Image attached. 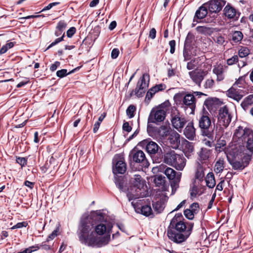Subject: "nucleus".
I'll list each match as a JSON object with an SVG mask.
<instances>
[{"label": "nucleus", "instance_id": "17", "mask_svg": "<svg viewBox=\"0 0 253 253\" xmlns=\"http://www.w3.org/2000/svg\"><path fill=\"white\" fill-rule=\"evenodd\" d=\"M207 8L211 12H218L225 4L224 0H211L205 3Z\"/></svg>", "mask_w": 253, "mask_h": 253}, {"label": "nucleus", "instance_id": "49", "mask_svg": "<svg viewBox=\"0 0 253 253\" xmlns=\"http://www.w3.org/2000/svg\"><path fill=\"white\" fill-rule=\"evenodd\" d=\"M238 60V57L237 55H234L231 58L227 59V64L228 65H232L236 63Z\"/></svg>", "mask_w": 253, "mask_h": 253}, {"label": "nucleus", "instance_id": "59", "mask_svg": "<svg viewBox=\"0 0 253 253\" xmlns=\"http://www.w3.org/2000/svg\"><path fill=\"white\" fill-rule=\"evenodd\" d=\"M123 129L124 130L127 132H130L131 130V127L129 126L128 122H125L123 126Z\"/></svg>", "mask_w": 253, "mask_h": 253}, {"label": "nucleus", "instance_id": "18", "mask_svg": "<svg viewBox=\"0 0 253 253\" xmlns=\"http://www.w3.org/2000/svg\"><path fill=\"white\" fill-rule=\"evenodd\" d=\"M240 81H242V79H241L237 81L234 85L227 91V96L237 101L240 100L243 97L241 90L236 88V84H238Z\"/></svg>", "mask_w": 253, "mask_h": 253}, {"label": "nucleus", "instance_id": "6", "mask_svg": "<svg viewBox=\"0 0 253 253\" xmlns=\"http://www.w3.org/2000/svg\"><path fill=\"white\" fill-rule=\"evenodd\" d=\"M236 130L243 144H246L247 150L253 153V130L241 126H238Z\"/></svg>", "mask_w": 253, "mask_h": 253}, {"label": "nucleus", "instance_id": "51", "mask_svg": "<svg viewBox=\"0 0 253 253\" xmlns=\"http://www.w3.org/2000/svg\"><path fill=\"white\" fill-rule=\"evenodd\" d=\"M64 37V33L62 35V36L60 38L56 39L54 42H52L47 47V49H49V48L54 46L59 42L62 41L63 40V38Z\"/></svg>", "mask_w": 253, "mask_h": 253}, {"label": "nucleus", "instance_id": "33", "mask_svg": "<svg viewBox=\"0 0 253 253\" xmlns=\"http://www.w3.org/2000/svg\"><path fill=\"white\" fill-rule=\"evenodd\" d=\"M183 147L185 153H190L194 151V146L192 143L186 140H184L183 142Z\"/></svg>", "mask_w": 253, "mask_h": 253}, {"label": "nucleus", "instance_id": "19", "mask_svg": "<svg viewBox=\"0 0 253 253\" xmlns=\"http://www.w3.org/2000/svg\"><path fill=\"white\" fill-rule=\"evenodd\" d=\"M199 211V206L197 203H194L191 204L189 209L184 211L185 216L189 220H192L194 215Z\"/></svg>", "mask_w": 253, "mask_h": 253}, {"label": "nucleus", "instance_id": "12", "mask_svg": "<svg viewBox=\"0 0 253 253\" xmlns=\"http://www.w3.org/2000/svg\"><path fill=\"white\" fill-rule=\"evenodd\" d=\"M207 114V112L203 113L199 119V126L203 130V134L210 137L211 134L208 132V130L211 126V120Z\"/></svg>", "mask_w": 253, "mask_h": 253}, {"label": "nucleus", "instance_id": "62", "mask_svg": "<svg viewBox=\"0 0 253 253\" xmlns=\"http://www.w3.org/2000/svg\"><path fill=\"white\" fill-rule=\"evenodd\" d=\"M156 31L155 28H152L149 32V37L152 39H154L156 37Z\"/></svg>", "mask_w": 253, "mask_h": 253}, {"label": "nucleus", "instance_id": "27", "mask_svg": "<svg viewBox=\"0 0 253 253\" xmlns=\"http://www.w3.org/2000/svg\"><path fill=\"white\" fill-rule=\"evenodd\" d=\"M208 14L207 7L205 4L204 3L199 9L196 11L195 15L194 18L193 22L196 21L198 22L197 19H201L206 17Z\"/></svg>", "mask_w": 253, "mask_h": 253}, {"label": "nucleus", "instance_id": "45", "mask_svg": "<svg viewBox=\"0 0 253 253\" xmlns=\"http://www.w3.org/2000/svg\"><path fill=\"white\" fill-rule=\"evenodd\" d=\"M204 176V172L203 170V169L200 167L198 169L196 172L195 177L197 179H199L200 180L203 179V178Z\"/></svg>", "mask_w": 253, "mask_h": 253}, {"label": "nucleus", "instance_id": "22", "mask_svg": "<svg viewBox=\"0 0 253 253\" xmlns=\"http://www.w3.org/2000/svg\"><path fill=\"white\" fill-rule=\"evenodd\" d=\"M131 204L135 209V211L138 213H141L146 216H149L153 214L152 209L150 206L145 205L139 207L136 206L133 202H132Z\"/></svg>", "mask_w": 253, "mask_h": 253}, {"label": "nucleus", "instance_id": "52", "mask_svg": "<svg viewBox=\"0 0 253 253\" xmlns=\"http://www.w3.org/2000/svg\"><path fill=\"white\" fill-rule=\"evenodd\" d=\"M64 37V33L62 35V36L60 38L56 39L54 42H52L47 47V49H49V48L54 46L59 42L62 41L63 40V38Z\"/></svg>", "mask_w": 253, "mask_h": 253}, {"label": "nucleus", "instance_id": "43", "mask_svg": "<svg viewBox=\"0 0 253 253\" xmlns=\"http://www.w3.org/2000/svg\"><path fill=\"white\" fill-rule=\"evenodd\" d=\"M136 110V108L134 105H131L128 106L126 110V114L129 118L134 117V113Z\"/></svg>", "mask_w": 253, "mask_h": 253}, {"label": "nucleus", "instance_id": "25", "mask_svg": "<svg viewBox=\"0 0 253 253\" xmlns=\"http://www.w3.org/2000/svg\"><path fill=\"white\" fill-rule=\"evenodd\" d=\"M224 12L225 16L230 19H237L239 16V13L237 10L229 5L225 7Z\"/></svg>", "mask_w": 253, "mask_h": 253}, {"label": "nucleus", "instance_id": "16", "mask_svg": "<svg viewBox=\"0 0 253 253\" xmlns=\"http://www.w3.org/2000/svg\"><path fill=\"white\" fill-rule=\"evenodd\" d=\"M138 145L145 148L147 152L151 154H155L160 148L156 142L148 139L142 140L139 142Z\"/></svg>", "mask_w": 253, "mask_h": 253}, {"label": "nucleus", "instance_id": "56", "mask_svg": "<svg viewBox=\"0 0 253 253\" xmlns=\"http://www.w3.org/2000/svg\"><path fill=\"white\" fill-rule=\"evenodd\" d=\"M59 3V2H57L50 3L48 5H47L44 8H43L41 10V12L49 10V9H51L53 6L58 5Z\"/></svg>", "mask_w": 253, "mask_h": 253}, {"label": "nucleus", "instance_id": "14", "mask_svg": "<svg viewBox=\"0 0 253 253\" xmlns=\"http://www.w3.org/2000/svg\"><path fill=\"white\" fill-rule=\"evenodd\" d=\"M207 74V72L202 69H197L189 72L190 79L199 86L201 85V82Z\"/></svg>", "mask_w": 253, "mask_h": 253}, {"label": "nucleus", "instance_id": "30", "mask_svg": "<svg viewBox=\"0 0 253 253\" xmlns=\"http://www.w3.org/2000/svg\"><path fill=\"white\" fill-rule=\"evenodd\" d=\"M253 104V95H250L246 97L243 101L242 102L241 105L244 110H247L249 107Z\"/></svg>", "mask_w": 253, "mask_h": 253}, {"label": "nucleus", "instance_id": "10", "mask_svg": "<svg viewBox=\"0 0 253 253\" xmlns=\"http://www.w3.org/2000/svg\"><path fill=\"white\" fill-rule=\"evenodd\" d=\"M232 119V115L226 106L221 107L219 110L218 120L219 126L227 127Z\"/></svg>", "mask_w": 253, "mask_h": 253}, {"label": "nucleus", "instance_id": "1", "mask_svg": "<svg viewBox=\"0 0 253 253\" xmlns=\"http://www.w3.org/2000/svg\"><path fill=\"white\" fill-rule=\"evenodd\" d=\"M101 214L93 212L90 215L84 214L81 218L77 231L80 242L85 246L92 248H100L109 243L113 226L107 221L97 223L95 225L93 220H101Z\"/></svg>", "mask_w": 253, "mask_h": 253}, {"label": "nucleus", "instance_id": "60", "mask_svg": "<svg viewBox=\"0 0 253 253\" xmlns=\"http://www.w3.org/2000/svg\"><path fill=\"white\" fill-rule=\"evenodd\" d=\"M169 45L170 47V52L172 54L175 51V42L174 40H171L169 42Z\"/></svg>", "mask_w": 253, "mask_h": 253}, {"label": "nucleus", "instance_id": "35", "mask_svg": "<svg viewBox=\"0 0 253 253\" xmlns=\"http://www.w3.org/2000/svg\"><path fill=\"white\" fill-rule=\"evenodd\" d=\"M196 29L198 33L205 35H210L212 32L211 28L205 26H198Z\"/></svg>", "mask_w": 253, "mask_h": 253}, {"label": "nucleus", "instance_id": "20", "mask_svg": "<svg viewBox=\"0 0 253 253\" xmlns=\"http://www.w3.org/2000/svg\"><path fill=\"white\" fill-rule=\"evenodd\" d=\"M171 122L173 126L178 130L183 128L186 122L184 118L181 117L179 115L172 116Z\"/></svg>", "mask_w": 253, "mask_h": 253}, {"label": "nucleus", "instance_id": "23", "mask_svg": "<svg viewBox=\"0 0 253 253\" xmlns=\"http://www.w3.org/2000/svg\"><path fill=\"white\" fill-rule=\"evenodd\" d=\"M227 66H224L221 64L215 66L213 69V73L216 75L217 81H221L224 79V73Z\"/></svg>", "mask_w": 253, "mask_h": 253}, {"label": "nucleus", "instance_id": "55", "mask_svg": "<svg viewBox=\"0 0 253 253\" xmlns=\"http://www.w3.org/2000/svg\"><path fill=\"white\" fill-rule=\"evenodd\" d=\"M216 42L220 45H222L225 42L224 38L222 36H217L215 40Z\"/></svg>", "mask_w": 253, "mask_h": 253}, {"label": "nucleus", "instance_id": "24", "mask_svg": "<svg viewBox=\"0 0 253 253\" xmlns=\"http://www.w3.org/2000/svg\"><path fill=\"white\" fill-rule=\"evenodd\" d=\"M169 143L172 148L176 149L179 147L180 142V135L175 131H172L170 133L169 138Z\"/></svg>", "mask_w": 253, "mask_h": 253}, {"label": "nucleus", "instance_id": "37", "mask_svg": "<svg viewBox=\"0 0 253 253\" xmlns=\"http://www.w3.org/2000/svg\"><path fill=\"white\" fill-rule=\"evenodd\" d=\"M243 37V34L240 31H235L232 34V40L234 42H240Z\"/></svg>", "mask_w": 253, "mask_h": 253}, {"label": "nucleus", "instance_id": "5", "mask_svg": "<svg viewBox=\"0 0 253 253\" xmlns=\"http://www.w3.org/2000/svg\"><path fill=\"white\" fill-rule=\"evenodd\" d=\"M170 104L169 101H165L158 106L154 108L151 111L148 122L157 123L164 120L166 112L169 110Z\"/></svg>", "mask_w": 253, "mask_h": 253}, {"label": "nucleus", "instance_id": "7", "mask_svg": "<svg viewBox=\"0 0 253 253\" xmlns=\"http://www.w3.org/2000/svg\"><path fill=\"white\" fill-rule=\"evenodd\" d=\"M157 169H158L159 172L164 173L168 179L173 180L171 184L173 188L176 189L178 187V184L181 177V173H176L173 169L168 167L164 165H161L157 168H154L153 170H155Z\"/></svg>", "mask_w": 253, "mask_h": 253}, {"label": "nucleus", "instance_id": "61", "mask_svg": "<svg viewBox=\"0 0 253 253\" xmlns=\"http://www.w3.org/2000/svg\"><path fill=\"white\" fill-rule=\"evenodd\" d=\"M119 54V49H117V48H114L112 51V52H111V57L113 59H115V58H116L118 56Z\"/></svg>", "mask_w": 253, "mask_h": 253}, {"label": "nucleus", "instance_id": "57", "mask_svg": "<svg viewBox=\"0 0 253 253\" xmlns=\"http://www.w3.org/2000/svg\"><path fill=\"white\" fill-rule=\"evenodd\" d=\"M154 87L156 88L157 91L159 92L165 90L166 88V86L165 84H161L156 85Z\"/></svg>", "mask_w": 253, "mask_h": 253}, {"label": "nucleus", "instance_id": "28", "mask_svg": "<svg viewBox=\"0 0 253 253\" xmlns=\"http://www.w3.org/2000/svg\"><path fill=\"white\" fill-rule=\"evenodd\" d=\"M130 183L135 186L145 188V181L140 175H134L133 177H132L130 179Z\"/></svg>", "mask_w": 253, "mask_h": 253}, {"label": "nucleus", "instance_id": "31", "mask_svg": "<svg viewBox=\"0 0 253 253\" xmlns=\"http://www.w3.org/2000/svg\"><path fill=\"white\" fill-rule=\"evenodd\" d=\"M171 128L169 125L162 126L159 128V133L161 136L165 137L169 134Z\"/></svg>", "mask_w": 253, "mask_h": 253}, {"label": "nucleus", "instance_id": "42", "mask_svg": "<svg viewBox=\"0 0 253 253\" xmlns=\"http://www.w3.org/2000/svg\"><path fill=\"white\" fill-rule=\"evenodd\" d=\"M14 46V43L10 42L3 45L0 49V54L5 53L8 49L12 48Z\"/></svg>", "mask_w": 253, "mask_h": 253}, {"label": "nucleus", "instance_id": "48", "mask_svg": "<svg viewBox=\"0 0 253 253\" xmlns=\"http://www.w3.org/2000/svg\"><path fill=\"white\" fill-rule=\"evenodd\" d=\"M59 233V229L57 228L54 230L51 234H50L46 239V241L48 242L50 240L53 239L56 237Z\"/></svg>", "mask_w": 253, "mask_h": 253}, {"label": "nucleus", "instance_id": "54", "mask_svg": "<svg viewBox=\"0 0 253 253\" xmlns=\"http://www.w3.org/2000/svg\"><path fill=\"white\" fill-rule=\"evenodd\" d=\"M67 70L66 69H62L61 70H59L56 72V75L58 77L60 78H62L66 76L68 74L67 73Z\"/></svg>", "mask_w": 253, "mask_h": 253}, {"label": "nucleus", "instance_id": "58", "mask_svg": "<svg viewBox=\"0 0 253 253\" xmlns=\"http://www.w3.org/2000/svg\"><path fill=\"white\" fill-rule=\"evenodd\" d=\"M75 32L76 28L75 27H71L67 31V36L69 38H71L75 33Z\"/></svg>", "mask_w": 253, "mask_h": 253}, {"label": "nucleus", "instance_id": "11", "mask_svg": "<svg viewBox=\"0 0 253 253\" xmlns=\"http://www.w3.org/2000/svg\"><path fill=\"white\" fill-rule=\"evenodd\" d=\"M149 82V76L145 73L138 81L135 89V94L137 96H141L145 92L146 89L148 87Z\"/></svg>", "mask_w": 253, "mask_h": 253}, {"label": "nucleus", "instance_id": "32", "mask_svg": "<svg viewBox=\"0 0 253 253\" xmlns=\"http://www.w3.org/2000/svg\"><path fill=\"white\" fill-rule=\"evenodd\" d=\"M224 159L222 158H219L215 163L214 166V171L216 173L221 172L224 167Z\"/></svg>", "mask_w": 253, "mask_h": 253}, {"label": "nucleus", "instance_id": "46", "mask_svg": "<svg viewBox=\"0 0 253 253\" xmlns=\"http://www.w3.org/2000/svg\"><path fill=\"white\" fill-rule=\"evenodd\" d=\"M198 193V187L193 184L190 189V194L191 197H195Z\"/></svg>", "mask_w": 253, "mask_h": 253}, {"label": "nucleus", "instance_id": "3", "mask_svg": "<svg viewBox=\"0 0 253 253\" xmlns=\"http://www.w3.org/2000/svg\"><path fill=\"white\" fill-rule=\"evenodd\" d=\"M240 138L238 136L236 129L235 130L232 140L227 147L223 148L227 157H239L248 155L246 152L245 145L243 144Z\"/></svg>", "mask_w": 253, "mask_h": 253}, {"label": "nucleus", "instance_id": "53", "mask_svg": "<svg viewBox=\"0 0 253 253\" xmlns=\"http://www.w3.org/2000/svg\"><path fill=\"white\" fill-rule=\"evenodd\" d=\"M28 225V223L26 222H22L17 223L16 225L13 226L11 229H16V228H20L23 227H26Z\"/></svg>", "mask_w": 253, "mask_h": 253}, {"label": "nucleus", "instance_id": "38", "mask_svg": "<svg viewBox=\"0 0 253 253\" xmlns=\"http://www.w3.org/2000/svg\"><path fill=\"white\" fill-rule=\"evenodd\" d=\"M66 26L67 24L64 21H60L57 26V29H58V31L56 32L55 33L56 36L60 35L61 34L62 31L66 29Z\"/></svg>", "mask_w": 253, "mask_h": 253}, {"label": "nucleus", "instance_id": "47", "mask_svg": "<svg viewBox=\"0 0 253 253\" xmlns=\"http://www.w3.org/2000/svg\"><path fill=\"white\" fill-rule=\"evenodd\" d=\"M214 83L213 80L212 79H208L206 81L204 86L206 88H210L213 86Z\"/></svg>", "mask_w": 253, "mask_h": 253}, {"label": "nucleus", "instance_id": "44", "mask_svg": "<svg viewBox=\"0 0 253 253\" xmlns=\"http://www.w3.org/2000/svg\"><path fill=\"white\" fill-rule=\"evenodd\" d=\"M199 155L201 159L207 160L209 157V151L207 149H202Z\"/></svg>", "mask_w": 253, "mask_h": 253}, {"label": "nucleus", "instance_id": "41", "mask_svg": "<svg viewBox=\"0 0 253 253\" xmlns=\"http://www.w3.org/2000/svg\"><path fill=\"white\" fill-rule=\"evenodd\" d=\"M156 92H158L157 91L154 86L149 89L145 96V100L149 101Z\"/></svg>", "mask_w": 253, "mask_h": 253}, {"label": "nucleus", "instance_id": "26", "mask_svg": "<svg viewBox=\"0 0 253 253\" xmlns=\"http://www.w3.org/2000/svg\"><path fill=\"white\" fill-rule=\"evenodd\" d=\"M184 134L185 136L190 140L194 139L195 137V129L193 123H189L184 129Z\"/></svg>", "mask_w": 253, "mask_h": 253}, {"label": "nucleus", "instance_id": "15", "mask_svg": "<svg viewBox=\"0 0 253 253\" xmlns=\"http://www.w3.org/2000/svg\"><path fill=\"white\" fill-rule=\"evenodd\" d=\"M116 162L115 166L113 169V172L115 174L117 173H124L126 170V164L124 162V159L121 155H117L114 158Z\"/></svg>", "mask_w": 253, "mask_h": 253}, {"label": "nucleus", "instance_id": "2", "mask_svg": "<svg viewBox=\"0 0 253 253\" xmlns=\"http://www.w3.org/2000/svg\"><path fill=\"white\" fill-rule=\"evenodd\" d=\"M174 229L168 230L169 238L177 243L184 241L191 234L193 227V224L187 223V224L182 221L174 225Z\"/></svg>", "mask_w": 253, "mask_h": 253}, {"label": "nucleus", "instance_id": "21", "mask_svg": "<svg viewBox=\"0 0 253 253\" xmlns=\"http://www.w3.org/2000/svg\"><path fill=\"white\" fill-rule=\"evenodd\" d=\"M132 159L134 162L136 163H142L144 165L147 163V160L146 159L144 153L141 150H133L131 152Z\"/></svg>", "mask_w": 253, "mask_h": 253}, {"label": "nucleus", "instance_id": "29", "mask_svg": "<svg viewBox=\"0 0 253 253\" xmlns=\"http://www.w3.org/2000/svg\"><path fill=\"white\" fill-rule=\"evenodd\" d=\"M206 182L207 186L210 188H212L215 185V180L214 174L212 172H209L206 176Z\"/></svg>", "mask_w": 253, "mask_h": 253}, {"label": "nucleus", "instance_id": "50", "mask_svg": "<svg viewBox=\"0 0 253 253\" xmlns=\"http://www.w3.org/2000/svg\"><path fill=\"white\" fill-rule=\"evenodd\" d=\"M16 162L20 165L22 167L25 166L27 164V160L25 158L18 157L16 159Z\"/></svg>", "mask_w": 253, "mask_h": 253}, {"label": "nucleus", "instance_id": "64", "mask_svg": "<svg viewBox=\"0 0 253 253\" xmlns=\"http://www.w3.org/2000/svg\"><path fill=\"white\" fill-rule=\"evenodd\" d=\"M60 64V63L59 62L56 61L54 64H52L51 66H50V70L52 71H55L57 69V67L58 66H59Z\"/></svg>", "mask_w": 253, "mask_h": 253}, {"label": "nucleus", "instance_id": "39", "mask_svg": "<svg viewBox=\"0 0 253 253\" xmlns=\"http://www.w3.org/2000/svg\"><path fill=\"white\" fill-rule=\"evenodd\" d=\"M154 210L158 213L161 212L165 208V205L161 202H157L153 204Z\"/></svg>", "mask_w": 253, "mask_h": 253}, {"label": "nucleus", "instance_id": "4", "mask_svg": "<svg viewBox=\"0 0 253 253\" xmlns=\"http://www.w3.org/2000/svg\"><path fill=\"white\" fill-rule=\"evenodd\" d=\"M164 162L176 169L182 170L185 166L186 159L180 155L176 154L173 150H169L164 155Z\"/></svg>", "mask_w": 253, "mask_h": 253}, {"label": "nucleus", "instance_id": "36", "mask_svg": "<svg viewBox=\"0 0 253 253\" xmlns=\"http://www.w3.org/2000/svg\"><path fill=\"white\" fill-rule=\"evenodd\" d=\"M165 177L162 175H156L154 179V182L157 186H163L165 183Z\"/></svg>", "mask_w": 253, "mask_h": 253}, {"label": "nucleus", "instance_id": "9", "mask_svg": "<svg viewBox=\"0 0 253 253\" xmlns=\"http://www.w3.org/2000/svg\"><path fill=\"white\" fill-rule=\"evenodd\" d=\"M229 164L235 170H243L249 164L251 159V156L250 155H244L243 157H227Z\"/></svg>", "mask_w": 253, "mask_h": 253}, {"label": "nucleus", "instance_id": "8", "mask_svg": "<svg viewBox=\"0 0 253 253\" xmlns=\"http://www.w3.org/2000/svg\"><path fill=\"white\" fill-rule=\"evenodd\" d=\"M202 95L205 94L199 91L194 92V94L188 93L185 95L181 93H178L174 95V98L176 100L182 99V104L186 106L189 107L191 109L192 112H193L196 106V98L194 95L201 96Z\"/></svg>", "mask_w": 253, "mask_h": 253}, {"label": "nucleus", "instance_id": "63", "mask_svg": "<svg viewBox=\"0 0 253 253\" xmlns=\"http://www.w3.org/2000/svg\"><path fill=\"white\" fill-rule=\"evenodd\" d=\"M194 62L195 61L194 60H191V61L188 62L187 64V68L188 70H191L194 69L196 66L195 64H194Z\"/></svg>", "mask_w": 253, "mask_h": 253}, {"label": "nucleus", "instance_id": "40", "mask_svg": "<svg viewBox=\"0 0 253 253\" xmlns=\"http://www.w3.org/2000/svg\"><path fill=\"white\" fill-rule=\"evenodd\" d=\"M250 52V49L246 47H242L239 51V55L240 57H245L248 56Z\"/></svg>", "mask_w": 253, "mask_h": 253}, {"label": "nucleus", "instance_id": "34", "mask_svg": "<svg viewBox=\"0 0 253 253\" xmlns=\"http://www.w3.org/2000/svg\"><path fill=\"white\" fill-rule=\"evenodd\" d=\"M183 216L181 213H177L172 218L170 221V226L171 227H174V225L177 224L178 223L182 222Z\"/></svg>", "mask_w": 253, "mask_h": 253}, {"label": "nucleus", "instance_id": "13", "mask_svg": "<svg viewBox=\"0 0 253 253\" xmlns=\"http://www.w3.org/2000/svg\"><path fill=\"white\" fill-rule=\"evenodd\" d=\"M145 188L132 185L127 190V197L129 201L145 196Z\"/></svg>", "mask_w": 253, "mask_h": 253}]
</instances>
